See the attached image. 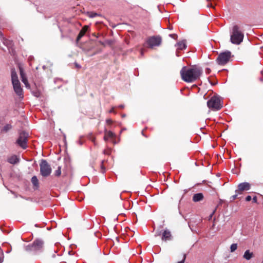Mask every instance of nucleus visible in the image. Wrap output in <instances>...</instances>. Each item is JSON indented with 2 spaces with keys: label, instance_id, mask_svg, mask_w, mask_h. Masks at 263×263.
Returning <instances> with one entry per match:
<instances>
[{
  "label": "nucleus",
  "instance_id": "1",
  "mask_svg": "<svg viewBox=\"0 0 263 263\" xmlns=\"http://www.w3.org/2000/svg\"><path fill=\"white\" fill-rule=\"evenodd\" d=\"M181 79L185 82L191 83L199 79L202 73L201 67L194 65L190 67L184 66L180 71Z\"/></svg>",
  "mask_w": 263,
  "mask_h": 263
},
{
  "label": "nucleus",
  "instance_id": "2",
  "mask_svg": "<svg viewBox=\"0 0 263 263\" xmlns=\"http://www.w3.org/2000/svg\"><path fill=\"white\" fill-rule=\"evenodd\" d=\"M244 35L240 30V27L237 25H234L232 28V32L231 35V42L234 44L239 45L243 41Z\"/></svg>",
  "mask_w": 263,
  "mask_h": 263
},
{
  "label": "nucleus",
  "instance_id": "3",
  "mask_svg": "<svg viewBox=\"0 0 263 263\" xmlns=\"http://www.w3.org/2000/svg\"><path fill=\"white\" fill-rule=\"evenodd\" d=\"M207 105L212 110H218L222 107V103L219 97L213 96L207 102Z\"/></svg>",
  "mask_w": 263,
  "mask_h": 263
},
{
  "label": "nucleus",
  "instance_id": "4",
  "mask_svg": "<svg viewBox=\"0 0 263 263\" xmlns=\"http://www.w3.org/2000/svg\"><path fill=\"white\" fill-rule=\"evenodd\" d=\"M162 42V39L159 36H153L148 37L146 43L143 45L144 46L146 44L148 48L153 49L156 46H159Z\"/></svg>",
  "mask_w": 263,
  "mask_h": 263
},
{
  "label": "nucleus",
  "instance_id": "5",
  "mask_svg": "<svg viewBox=\"0 0 263 263\" xmlns=\"http://www.w3.org/2000/svg\"><path fill=\"white\" fill-rule=\"evenodd\" d=\"M231 56L230 51H227L220 53L216 59V62L218 65H224L229 62Z\"/></svg>",
  "mask_w": 263,
  "mask_h": 263
},
{
  "label": "nucleus",
  "instance_id": "6",
  "mask_svg": "<svg viewBox=\"0 0 263 263\" xmlns=\"http://www.w3.org/2000/svg\"><path fill=\"white\" fill-rule=\"evenodd\" d=\"M40 173L43 177L49 176L51 173V167L46 160H42L40 163Z\"/></svg>",
  "mask_w": 263,
  "mask_h": 263
},
{
  "label": "nucleus",
  "instance_id": "7",
  "mask_svg": "<svg viewBox=\"0 0 263 263\" xmlns=\"http://www.w3.org/2000/svg\"><path fill=\"white\" fill-rule=\"evenodd\" d=\"M44 247V242L41 239H36L31 245L26 247L27 251H38L41 250Z\"/></svg>",
  "mask_w": 263,
  "mask_h": 263
},
{
  "label": "nucleus",
  "instance_id": "8",
  "mask_svg": "<svg viewBox=\"0 0 263 263\" xmlns=\"http://www.w3.org/2000/svg\"><path fill=\"white\" fill-rule=\"evenodd\" d=\"M27 141L28 134L25 132H22L20 134L18 138L16 141V143L23 149H26L27 147Z\"/></svg>",
  "mask_w": 263,
  "mask_h": 263
},
{
  "label": "nucleus",
  "instance_id": "9",
  "mask_svg": "<svg viewBox=\"0 0 263 263\" xmlns=\"http://www.w3.org/2000/svg\"><path fill=\"white\" fill-rule=\"evenodd\" d=\"M251 188V184L248 182L240 183L238 185V189L235 193L241 194L243 191H248Z\"/></svg>",
  "mask_w": 263,
  "mask_h": 263
},
{
  "label": "nucleus",
  "instance_id": "10",
  "mask_svg": "<svg viewBox=\"0 0 263 263\" xmlns=\"http://www.w3.org/2000/svg\"><path fill=\"white\" fill-rule=\"evenodd\" d=\"M13 89L16 94L20 97V98H23V90L21 87V83L19 82H15L12 83Z\"/></svg>",
  "mask_w": 263,
  "mask_h": 263
},
{
  "label": "nucleus",
  "instance_id": "11",
  "mask_svg": "<svg viewBox=\"0 0 263 263\" xmlns=\"http://www.w3.org/2000/svg\"><path fill=\"white\" fill-rule=\"evenodd\" d=\"M173 239V236L171 231L168 229H165L162 233L161 240L164 241H171Z\"/></svg>",
  "mask_w": 263,
  "mask_h": 263
},
{
  "label": "nucleus",
  "instance_id": "12",
  "mask_svg": "<svg viewBox=\"0 0 263 263\" xmlns=\"http://www.w3.org/2000/svg\"><path fill=\"white\" fill-rule=\"evenodd\" d=\"M19 70L22 81L24 83L26 87H29V84L28 83L27 77L24 71L23 68L22 67H19Z\"/></svg>",
  "mask_w": 263,
  "mask_h": 263
},
{
  "label": "nucleus",
  "instance_id": "13",
  "mask_svg": "<svg viewBox=\"0 0 263 263\" xmlns=\"http://www.w3.org/2000/svg\"><path fill=\"white\" fill-rule=\"evenodd\" d=\"M88 28L89 26L87 25H85L83 27L77 37V42H79L80 39L85 34L86 32L88 31Z\"/></svg>",
  "mask_w": 263,
  "mask_h": 263
},
{
  "label": "nucleus",
  "instance_id": "14",
  "mask_svg": "<svg viewBox=\"0 0 263 263\" xmlns=\"http://www.w3.org/2000/svg\"><path fill=\"white\" fill-rule=\"evenodd\" d=\"M116 137V135L111 131L106 130L104 132V140L106 141L109 139H114Z\"/></svg>",
  "mask_w": 263,
  "mask_h": 263
},
{
  "label": "nucleus",
  "instance_id": "15",
  "mask_svg": "<svg viewBox=\"0 0 263 263\" xmlns=\"http://www.w3.org/2000/svg\"><path fill=\"white\" fill-rule=\"evenodd\" d=\"M203 199V195L201 193H197L194 195L193 197V200L194 202H198Z\"/></svg>",
  "mask_w": 263,
  "mask_h": 263
},
{
  "label": "nucleus",
  "instance_id": "16",
  "mask_svg": "<svg viewBox=\"0 0 263 263\" xmlns=\"http://www.w3.org/2000/svg\"><path fill=\"white\" fill-rule=\"evenodd\" d=\"M8 162L12 164H15L19 161V159L15 155L8 158Z\"/></svg>",
  "mask_w": 263,
  "mask_h": 263
},
{
  "label": "nucleus",
  "instance_id": "17",
  "mask_svg": "<svg viewBox=\"0 0 263 263\" xmlns=\"http://www.w3.org/2000/svg\"><path fill=\"white\" fill-rule=\"evenodd\" d=\"M253 257V253L250 252L249 250H246L243 255V257L246 260H250Z\"/></svg>",
  "mask_w": 263,
  "mask_h": 263
},
{
  "label": "nucleus",
  "instance_id": "18",
  "mask_svg": "<svg viewBox=\"0 0 263 263\" xmlns=\"http://www.w3.org/2000/svg\"><path fill=\"white\" fill-rule=\"evenodd\" d=\"M176 46L177 47V49L179 50H183L184 49H185L186 47V45L185 41H182L178 42Z\"/></svg>",
  "mask_w": 263,
  "mask_h": 263
},
{
  "label": "nucleus",
  "instance_id": "19",
  "mask_svg": "<svg viewBox=\"0 0 263 263\" xmlns=\"http://www.w3.org/2000/svg\"><path fill=\"white\" fill-rule=\"evenodd\" d=\"M11 80L12 83L15 82H19L17 75L15 71H12L11 72Z\"/></svg>",
  "mask_w": 263,
  "mask_h": 263
},
{
  "label": "nucleus",
  "instance_id": "20",
  "mask_svg": "<svg viewBox=\"0 0 263 263\" xmlns=\"http://www.w3.org/2000/svg\"><path fill=\"white\" fill-rule=\"evenodd\" d=\"M31 182L36 187H39V181L36 176H34L31 178Z\"/></svg>",
  "mask_w": 263,
  "mask_h": 263
},
{
  "label": "nucleus",
  "instance_id": "21",
  "mask_svg": "<svg viewBox=\"0 0 263 263\" xmlns=\"http://www.w3.org/2000/svg\"><path fill=\"white\" fill-rule=\"evenodd\" d=\"M237 249V244L233 243L230 247V251L231 252H234Z\"/></svg>",
  "mask_w": 263,
  "mask_h": 263
},
{
  "label": "nucleus",
  "instance_id": "22",
  "mask_svg": "<svg viewBox=\"0 0 263 263\" xmlns=\"http://www.w3.org/2000/svg\"><path fill=\"white\" fill-rule=\"evenodd\" d=\"M61 174V167L59 166L58 170L55 171L54 175L55 176H60Z\"/></svg>",
  "mask_w": 263,
  "mask_h": 263
},
{
  "label": "nucleus",
  "instance_id": "23",
  "mask_svg": "<svg viewBox=\"0 0 263 263\" xmlns=\"http://www.w3.org/2000/svg\"><path fill=\"white\" fill-rule=\"evenodd\" d=\"M12 128V126L10 124H6L4 127H3V130L7 132L9 130L11 129Z\"/></svg>",
  "mask_w": 263,
  "mask_h": 263
},
{
  "label": "nucleus",
  "instance_id": "24",
  "mask_svg": "<svg viewBox=\"0 0 263 263\" xmlns=\"http://www.w3.org/2000/svg\"><path fill=\"white\" fill-rule=\"evenodd\" d=\"M88 16L91 18L95 17L99 15V14H97V13L93 12H88Z\"/></svg>",
  "mask_w": 263,
  "mask_h": 263
},
{
  "label": "nucleus",
  "instance_id": "25",
  "mask_svg": "<svg viewBox=\"0 0 263 263\" xmlns=\"http://www.w3.org/2000/svg\"><path fill=\"white\" fill-rule=\"evenodd\" d=\"M103 163H104L103 160L100 161V167H101V172L103 173L105 172V168L104 167Z\"/></svg>",
  "mask_w": 263,
  "mask_h": 263
},
{
  "label": "nucleus",
  "instance_id": "26",
  "mask_svg": "<svg viewBox=\"0 0 263 263\" xmlns=\"http://www.w3.org/2000/svg\"><path fill=\"white\" fill-rule=\"evenodd\" d=\"M186 254H184L182 260H181L180 261H178L177 263H184V261H185V259H186Z\"/></svg>",
  "mask_w": 263,
  "mask_h": 263
},
{
  "label": "nucleus",
  "instance_id": "27",
  "mask_svg": "<svg viewBox=\"0 0 263 263\" xmlns=\"http://www.w3.org/2000/svg\"><path fill=\"white\" fill-rule=\"evenodd\" d=\"M236 194L234 195H233L231 198L232 199V200L233 201L235 200L237 198V197L239 194L235 193Z\"/></svg>",
  "mask_w": 263,
  "mask_h": 263
},
{
  "label": "nucleus",
  "instance_id": "28",
  "mask_svg": "<svg viewBox=\"0 0 263 263\" xmlns=\"http://www.w3.org/2000/svg\"><path fill=\"white\" fill-rule=\"evenodd\" d=\"M161 235V231H158V230H157L156 232V234H155V236L156 237H157V236H159Z\"/></svg>",
  "mask_w": 263,
  "mask_h": 263
},
{
  "label": "nucleus",
  "instance_id": "29",
  "mask_svg": "<svg viewBox=\"0 0 263 263\" xmlns=\"http://www.w3.org/2000/svg\"><path fill=\"white\" fill-rule=\"evenodd\" d=\"M170 36L175 40L177 39V35L176 34H170Z\"/></svg>",
  "mask_w": 263,
  "mask_h": 263
},
{
  "label": "nucleus",
  "instance_id": "30",
  "mask_svg": "<svg viewBox=\"0 0 263 263\" xmlns=\"http://www.w3.org/2000/svg\"><path fill=\"white\" fill-rule=\"evenodd\" d=\"M251 199H252V197H251V196H249H249H247L246 197V200L247 201H251Z\"/></svg>",
  "mask_w": 263,
  "mask_h": 263
},
{
  "label": "nucleus",
  "instance_id": "31",
  "mask_svg": "<svg viewBox=\"0 0 263 263\" xmlns=\"http://www.w3.org/2000/svg\"><path fill=\"white\" fill-rule=\"evenodd\" d=\"M253 202L254 203H257V198L256 196L253 197L252 198Z\"/></svg>",
  "mask_w": 263,
  "mask_h": 263
},
{
  "label": "nucleus",
  "instance_id": "32",
  "mask_svg": "<svg viewBox=\"0 0 263 263\" xmlns=\"http://www.w3.org/2000/svg\"><path fill=\"white\" fill-rule=\"evenodd\" d=\"M106 123L108 124H111L112 123V121L110 119H108L106 120Z\"/></svg>",
  "mask_w": 263,
  "mask_h": 263
},
{
  "label": "nucleus",
  "instance_id": "33",
  "mask_svg": "<svg viewBox=\"0 0 263 263\" xmlns=\"http://www.w3.org/2000/svg\"><path fill=\"white\" fill-rule=\"evenodd\" d=\"M75 66L77 68H81V66L80 65H79L78 63H75Z\"/></svg>",
  "mask_w": 263,
  "mask_h": 263
},
{
  "label": "nucleus",
  "instance_id": "34",
  "mask_svg": "<svg viewBox=\"0 0 263 263\" xmlns=\"http://www.w3.org/2000/svg\"><path fill=\"white\" fill-rule=\"evenodd\" d=\"M144 49H141V50H140V53H141V55H143V53H144Z\"/></svg>",
  "mask_w": 263,
  "mask_h": 263
},
{
  "label": "nucleus",
  "instance_id": "35",
  "mask_svg": "<svg viewBox=\"0 0 263 263\" xmlns=\"http://www.w3.org/2000/svg\"><path fill=\"white\" fill-rule=\"evenodd\" d=\"M2 255H0V263H2V262L3 261L2 258Z\"/></svg>",
  "mask_w": 263,
  "mask_h": 263
},
{
  "label": "nucleus",
  "instance_id": "36",
  "mask_svg": "<svg viewBox=\"0 0 263 263\" xmlns=\"http://www.w3.org/2000/svg\"><path fill=\"white\" fill-rule=\"evenodd\" d=\"M92 35H93V36H95V37H98V36L96 35V34L95 33H93V34H92Z\"/></svg>",
  "mask_w": 263,
  "mask_h": 263
},
{
  "label": "nucleus",
  "instance_id": "37",
  "mask_svg": "<svg viewBox=\"0 0 263 263\" xmlns=\"http://www.w3.org/2000/svg\"><path fill=\"white\" fill-rule=\"evenodd\" d=\"M100 43L102 45H104V43L102 42H100Z\"/></svg>",
  "mask_w": 263,
  "mask_h": 263
},
{
  "label": "nucleus",
  "instance_id": "38",
  "mask_svg": "<svg viewBox=\"0 0 263 263\" xmlns=\"http://www.w3.org/2000/svg\"><path fill=\"white\" fill-rule=\"evenodd\" d=\"M120 108H123V107H124V106H123V105H121V106H120Z\"/></svg>",
  "mask_w": 263,
  "mask_h": 263
},
{
  "label": "nucleus",
  "instance_id": "39",
  "mask_svg": "<svg viewBox=\"0 0 263 263\" xmlns=\"http://www.w3.org/2000/svg\"><path fill=\"white\" fill-rule=\"evenodd\" d=\"M91 164H92V167H94V163H93V162H92Z\"/></svg>",
  "mask_w": 263,
  "mask_h": 263
}]
</instances>
